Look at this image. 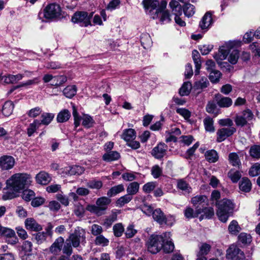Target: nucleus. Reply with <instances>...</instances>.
<instances>
[{"instance_id": "1", "label": "nucleus", "mask_w": 260, "mask_h": 260, "mask_svg": "<svg viewBox=\"0 0 260 260\" xmlns=\"http://www.w3.org/2000/svg\"><path fill=\"white\" fill-rule=\"evenodd\" d=\"M32 182V177L28 174L19 173L13 174L6 180L2 199L7 201L17 197L20 191L25 187H29Z\"/></svg>"}, {"instance_id": "2", "label": "nucleus", "mask_w": 260, "mask_h": 260, "mask_svg": "<svg viewBox=\"0 0 260 260\" xmlns=\"http://www.w3.org/2000/svg\"><path fill=\"white\" fill-rule=\"evenodd\" d=\"M85 231L81 227H77L66 239L62 249L63 253L70 256L73 253V247H78L81 243L85 242Z\"/></svg>"}, {"instance_id": "3", "label": "nucleus", "mask_w": 260, "mask_h": 260, "mask_svg": "<svg viewBox=\"0 0 260 260\" xmlns=\"http://www.w3.org/2000/svg\"><path fill=\"white\" fill-rule=\"evenodd\" d=\"M237 44L235 41H229L219 48L218 53L214 55V58L218 63L226 59L229 54H230L228 58L229 61L233 64L237 63L239 57V51L234 49Z\"/></svg>"}, {"instance_id": "4", "label": "nucleus", "mask_w": 260, "mask_h": 260, "mask_svg": "<svg viewBox=\"0 0 260 260\" xmlns=\"http://www.w3.org/2000/svg\"><path fill=\"white\" fill-rule=\"evenodd\" d=\"M216 205L217 207L216 214L219 219L226 222L234 208V203L230 200L223 199L216 203Z\"/></svg>"}, {"instance_id": "5", "label": "nucleus", "mask_w": 260, "mask_h": 260, "mask_svg": "<svg viewBox=\"0 0 260 260\" xmlns=\"http://www.w3.org/2000/svg\"><path fill=\"white\" fill-rule=\"evenodd\" d=\"M61 15V9L60 6L56 3H51L47 5L43 11L38 14V17L42 21L45 19H52L60 17Z\"/></svg>"}, {"instance_id": "6", "label": "nucleus", "mask_w": 260, "mask_h": 260, "mask_svg": "<svg viewBox=\"0 0 260 260\" xmlns=\"http://www.w3.org/2000/svg\"><path fill=\"white\" fill-rule=\"evenodd\" d=\"M111 202V200L108 197H100L96 200L95 205H87L86 210L97 216H101L105 214Z\"/></svg>"}, {"instance_id": "7", "label": "nucleus", "mask_w": 260, "mask_h": 260, "mask_svg": "<svg viewBox=\"0 0 260 260\" xmlns=\"http://www.w3.org/2000/svg\"><path fill=\"white\" fill-rule=\"evenodd\" d=\"M147 250L152 254H156L162 247V236L151 235L146 242Z\"/></svg>"}, {"instance_id": "8", "label": "nucleus", "mask_w": 260, "mask_h": 260, "mask_svg": "<svg viewBox=\"0 0 260 260\" xmlns=\"http://www.w3.org/2000/svg\"><path fill=\"white\" fill-rule=\"evenodd\" d=\"M73 115L74 119V125L76 127L79 126L81 120H82V125L86 128L92 127L94 123L93 118L88 114H84L83 116L81 117L79 115L75 106H73Z\"/></svg>"}, {"instance_id": "9", "label": "nucleus", "mask_w": 260, "mask_h": 260, "mask_svg": "<svg viewBox=\"0 0 260 260\" xmlns=\"http://www.w3.org/2000/svg\"><path fill=\"white\" fill-rule=\"evenodd\" d=\"M93 13L88 15L86 12H78L74 14L72 20L74 23H78L81 26L86 27L91 25L90 19Z\"/></svg>"}, {"instance_id": "10", "label": "nucleus", "mask_w": 260, "mask_h": 260, "mask_svg": "<svg viewBox=\"0 0 260 260\" xmlns=\"http://www.w3.org/2000/svg\"><path fill=\"white\" fill-rule=\"evenodd\" d=\"M226 257L232 260H243L244 258V254L241 249L233 245L228 249Z\"/></svg>"}, {"instance_id": "11", "label": "nucleus", "mask_w": 260, "mask_h": 260, "mask_svg": "<svg viewBox=\"0 0 260 260\" xmlns=\"http://www.w3.org/2000/svg\"><path fill=\"white\" fill-rule=\"evenodd\" d=\"M253 118L252 112L248 109L244 111L241 115L236 117L235 122L237 125L243 126L246 125L248 122L251 121Z\"/></svg>"}, {"instance_id": "12", "label": "nucleus", "mask_w": 260, "mask_h": 260, "mask_svg": "<svg viewBox=\"0 0 260 260\" xmlns=\"http://www.w3.org/2000/svg\"><path fill=\"white\" fill-rule=\"evenodd\" d=\"M236 132V128L234 127L222 128L217 132V139L218 142H221L226 138L232 136Z\"/></svg>"}, {"instance_id": "13", "label": "nucleus", "mask_w": 260, "mask_h": 260, "mask_svg": "<svg viewBox=\"0 0 260 260\" xmlns=\"http://www.w3.org/2000/svg\"><path fill=\"white\" fill-rule=\"evenodd\" d=\"M15 164V159L11 156L4 155L0 157V168L3 170L12 169Z\"/></svg>"}, {"instance_id": "14", "label": "nucleus", "mask_w": 260, "mask_h": 260, "mask_svg": "<svg viewBox=\"0 0 260 260\" xmlns=\"http://www.w3.org/2000/svg\"><path fill=\"white\" fill-rule=\"evenodd\" d=\"M24 224L25 228L30 231L39 232L43 229L42 225L33 218H26Z\"/></svg>"}, {"instance_id": "15", "label": "nucleus", "mask_w": 260, "mask_h": 260, "mask_svg": "<svg viewBox=\"0 0 260 260\" xmlns=\"http://www.w3.org/2000/svg\"><path fill=\"white\" fill-rule=\"evenodd\" d=\"M170 233H165L164 234V253L172 252L175 248L174 243L170 239Z\"/></svg>"}, {"instance_id": "16", "label": "nucleus", "mask_w": 260, "mask_h": 260, "mask_svg": "<svg viewBox=\"0 0 260 260\" xmlns=\"http://www.w3.org/2000/svg\"><path fill=\"white\" fill-rule=\"evenodd\" d=\"M213 23L212 15L210 12H208L205 13L202 17L199 26L202 30L207 31Z\"/></svg>"}, {"instance_id": "17", "label": "nucleus", "mask_w": 260, "mask_h": 260, "mask_svg": "<svg viewBox=\"0 0 260 260\" xmlns=\"http://www.w3.org/2000/svg\"><path fill=\"white\" fill-rule=\"evenodd\" d=\"M0 235L7 238H12L11 241L8 242L9 243L11 244H15L18 241L15 231L11 229L2 226Z\"/></svg>"}, {"instance_id": "18", "label": "nucleus", "mask_w": 260, "mask_h": 260, "mask_svg": "<svg viewBox=\"0 0 260 260\" xmlns=\"http://www.w3.org/2000/svg\"><path fill=\"white\" fill-rule=\"evenodd\" d=\"M85 169L79 166H73L63 168L62 173L67 175H80L84 173Z\"/></svg>"}, {"instance_id": "19", "label": "nucleus", "mask_w": 260, "mask_h": 260, "mask_svg": "<svg viewBox=\"0 0 260 260\" xmlns=\"http://www.w3.org/2000/svg\"><path fill=\"white\" fill-rule=\"evenodd\" d=\"M215 100L218 106L221 108H228L233 103L232 100L229 97L223 96L220 94L215 95Z\"/></svg>"}, {"instance_id": "20", "label": "nucleus", "mask_w": 260, "mask_h": 260, "mask_svg": "<svg viewBox=\"0 0 260 260\" xmlns=\"http://www.w3.org/2000/svg\"><path fill=\"white\" fill-rule=\"evenodd\" d=\"M191 203L197 209H202L207 205V198L205 196H197L191 199Z\"/></svg>"}, {"instance_id": "21", "label": "nucleus", "mask_w": 260, "mask_h": 260, "mask_svg": "<svg viewBox=\"0 0 260 260\" xmlns=\"http://www.w3.org/2000/svg\"><path fill=\"white\" fill-rule=\"evenodd\" d=\"M64 241L61 237L56 239L50 247V252L54 254H57L61 250Z\"/></svg>"}, {"instance_id": "22", "label": "nucleus", "mask_w": 260, "mask_h": 260, "mask_svg": "<svg viewBox=\"0 0 260 260\" xmlns=\"http://www.w3.org/2000/svg\"><path fill=\"white\" fill-rule=\"evenodd\" d=\"M36 180L40 184L46 185L51 181V177L47 173L42 171L36 175Z\"/></svg>"}, {"instance_id": "23", "label": "nucleus", "mask_w": 260, "mask_h": 260, "mask_svg": "<svg viewBox=\"0 0 260 260\" xmlns=\"http://www.w3.org/2000/svg\"><path fill=\"white\" fill-rule=\"evenodd\" d=\"M136 137V132L135 129L132 128L124 129L121 136V139L126 142L135 140Z\"/></svg>"}, {"instance_id": "24", "label": "nucleus", "mask_w": 260, "mask_h": 260, "mask_svg": "<svg viewBox=\"0 0 260 260\" xmlns=\"http://www.w3.org/2000/svg\"><path fill=\"white\" fill-rule=\"evenodd\" d=\"M143 6L145 9L154 11L157 9V7L161 6L162 1L159 2L157 0H143L142 2Z\"/></svg>"}, {"instance_id": "25", "label": "nucleus", "mask_w": 260, "mask_h": 260, "mask_svg": "<svg viewBox=\"0 0 260 260\" xmlns=\"http://www.w3.org/2000/svg\"><path fill=\"white\" fill-rule=\"evenodd\" d=\"M169 6L172 9L173 14L175 16H181L182 14V8L181 5L176 1H171Z\"/></svg>"}, {"instance_id": "26", "label": "nucleus", "mask_w": 260, "mask_h": 260, "mask_svg": "<svg viewBox=\"0 0 260 260\" xmlns=\"http://www.w3.org/2000/svg\"><path fill=\"white\" fill-rule=\"evenodd\" d=\"M184 215L186 218L190 219L197 217L202 213L201 209H197L195 211L191 207H187L184 211Z\"/></svg>"}, {"instance_id": "27", "label": "nucleus", "mask_w": 260, "mask_h": 260, "mask_svg": "<svg viewBox=\"0 0 260 260\" xmlns=\"http://www.w3.org/2000/svg\"><path fill=\"white\" fill-rule=\"evenodd\" d=\"M41 125L40 121L38 119H35L30 123L27 128V135L28 137H31Z\"/></svg>"}, {"instance_id": "28", "label": "nucleus", "mask_w": 260, "mask_h": 260, "mask_svg": "<svg viewBox=\"0 0 260 260\" xmlns=\"http://www.w3.org/2000/svg\"><path fill=\"white\" fill-rule=\"evenodd\" d=\"M229 163L234 167L239 168L241 165L238 155L235 152L229 154Z\"/></svg>"}, {"instance_id": "29", "label": "nucleus", "mask_w": 260, "mask_h": 260, "mask_svg": "<svg viewBox=\"0 0 260 260\" xmlns=\"http://www.w3.org/2000/svg\"><path fill=\"white\" fill-rule=\"evenodd\" d=\"M120 157L119 153L115 151H112L104 154L103 159L106 161H112L118 159Z\"/></svg>"}, {"instance_id": "30", "label": "nucleus", "mask_w": 260, "mask_h": 260, "mask_svg": "<svg viewBox=\"0 0 260 260\" xmlns=\"http://www.w3.org/2000/svg\"><path fill=\"white\" fill-rule=\"evenodd\" d=\"M124 188L122 184H119L111 187L107 193L109 198L114 197L124 191Z\"/></svg>"}, {"instance_id": "31", "label": "nucleus", "mask_w": 260, "mask_h": 260, "mask_svg": "<svg viewBox=\"0 0 260 260\" xmlns=\"http://www.w3.org/2000/svg\"><path fill=\"white\" fill-rule=\"evenodd\" d=\"M239 188L244 192H249L251 188V183L247 178H243L239 183Z\"/></svg>"}, {"instance_id": "32", "label": "nucleus", "mask_w": 260, "mask_h": 260, "mask_svg": "<svg viewBox=\"0 0 260 260\" xmlns=\"http://www.w3.org/2000/svg\"><path fill=\"white\" fill-rule=\"evenodd\" d=\"M178 188L184 192V193H189L191 191V188L189 185L184 180L179 179L177 181Z\"/></svg>"}, {"instance_id": "33", "label": "nucleus", "mask_w": 260, "mask_h": 260, "mask_svg": "<svg viewBox=\"0 0 260 260\" xmlns=\"http://www.w3.org/2000/svg\"><path fill=\"white\" fill-rule=\"evenodd\" d=\"M205 156L206 159L210 162H215L218 159V153L213 149L206 151Z\"/></svg>"}, {"instance_id": "34", "label": "nucleus", "mask_w": 260, "mask_h": 260, "mask_svg": "<svg viewBox=\"0 0 260 260\" xmlns=\"http://www.w3.org/2000/svg\"><path fill=\"white\" fill-rule=\"evenodd\" d=\"M14 105L11 101H7L3 105L2 111L5 116H10L13 112Z\"/></svg>"}, {"instance_id": "35", "label": "nucleus", "mask_w": 260, "mask_h": 260, "mask_svg": "<svg viewBox=\"0 0 260 260\" xmlns=\"http://www.w3.org/2000/svg\"><path fill=\"white\" fill-rule=\"evenodd\" d=\"M141 42L143 48L145 49L149 48L152 43L151 38L148 34H143L141 37Z\"/></svg>"}, {"instance_id": "36", "label": "nucleus", "mask_w": 260, "mask_h": 260, "mask_svg": "<svg viewBox=\"0 0 260 260\" xmlns=\"http://www.w3.org/2000/svg\"><path fill=\"white\" fill-rule=\"evenodd\" d=\"M211 246L209 244L203 243L199 246V251L197 253V256H205L210 251Z\"/></svg>"}, {"instance_id": "37", "label": "nucleus", "mask_w": 260, "mask_h": 260, "mask_svg": "<svg viewBox=\"0 0 260 260\" xmlns=\"http://www.w3.org/2000/svg\"><path fill=\"white\" fill-rule=\"evenodd\" d=\"M77 92V87L75 85H69L63 90V94L68 98H73Z\"/></svg>"}, {"instance_id": "38", "label": "nucleus", "mask_w": 260, "mask_h": 260, "mask_svg": "<svg viewBox=\"0 0 260 260\" xmlns=\"http://www.w3.org/2000/svg\"><path fill=\"white\" fill-rule=\"evenodd\" d=\"M150 15L153 19H158L159 22L162 21V7L159 6L157 9L150 10Z\"/></svg>"}, {"instance_id": "39", "label": "nucleus", "mask_w": 260, "mask_h": 260, "mask_svg": "<svg viewBox=\"0 0 260 260\" xmlns=\"http://www.w3.org/2000/svg\"><path fill=\"white\" fill-rule=\"evenodd\" d=\"M139 184L137 182L129 183L126 188L127 194L131 196L136 194L139 191Z\"/></svg>"}, {"instance_id": "40", "label": "nucleus", "mask_w": 260, "mask_h": 260, "mask_svg": "<svg viewBox=\"0 0 260 260\" xmlns=\"http://www.w3.org/2000/svg\"><path fill=\"white\" fill-rule=\"evenodd\" d=\"M67 77L64 76H55L53 77V81L50 83L51 86L58 87L66 82Z\"/></svg>"}, {"instance_id": "41", "label": "nucleus", "mask_w": 260, "mask_h": 260, "mask_svg": "<svg viewBox=\"0 0 260 260\" xmlns=\"http://www.w3.org/2000/svg\"><path fill=\"white\" fill-rule=\"evenodd\" d=\"M71 114L69 110H63L58 114L57 120L58 122H64L68 120Z\"/></svg>"}, {"instance_id": "42", "label": "nucleus", "mask_w": 260, "mask_h": 260, "mask_svg": "<svg viewBox=\"0 0 260 260\" xmlns=\"http://www.w3.org/2000/svg\"><path fill=\"white\" fill-rule=\"evenodd\" d=\"M192 86L189 82H185L183 83L179 90V94L181 96L187 95L189 94Z\"/></svg>"}, {"instance_id": "43", "label": "nucleus", "mask_w": 260, "mask_h": 260, "mask_svg": "<svg viewBox=\"0 0 260 260\" xmlns=\"http://www.w3.org/2000/svg\"><path fill=\"white\" fill-rule=\"evenodd\" d=\"M202 213L204 214L200 217V220H202L204 217L206 218H211L214 215V211L212 207H204L201 209Z\"/></svg>"}, {"instance_id": "44", "label": "nucleus", "mask_w": 260, "mask_h": 260, "mask_svg": "<svg viewBox=\"0 0 260 260\" xmlns=\"http://www.w3.org/2000/svg\"><path fill=\"white\" fill-rule=\"evenodd\" d=\"M183 12L186 16L191 17L195 13V7L190 4H186L183 7Z\"/></svg>"}, {"instance_id": "45", "label": "nucleus", "mask_w": 260, "mask_h": 260, "mask_svg": "<svg viewBox=\"0 0 260 260\" xmlns=\"http://www.w3.org/2000/svg\"><path fill=\"white\" fill-rule=\"evenodd\" d=\"M132 199L133 198L132 196L128 194H127L119 198L116 201V204L117 206L122 207L125 204L128 203L132 200Z\"/></svg>"}, {"instance_id": "46", "label": "nucleus", "mask_w": 260, "mask_h": 260, "mask_svg": "<svg viewBox=\"0 0 260 260\" xmlns=\"http://www.w3.org/2000/svg\"><path fill=\"white\" fill-rule=\"evenodd\" d=\"M42 120L40 121L41 125H48L53 120L54 115L49 113H44L41 115Z\"/></svg>"}, {"instance_id": "47", "label": "nucleus", "mask_w": 260, "mask_h": 260, "mask_svg": "<svg viewBox=\"0 0 260 260\" xmlns=\"http://www.w3.org/2000/svg\"><path fill=\"white\" fill-rule=\"evenodd\" d=\"M204 124L206 131L209 132H214L215 128L213 126V120L212 118L209 117L205 118L204 120Z\"/></svg>"}, {"instance_id": "48", "label": "nucleus", "mask_w": 260, "mask_h": 260, "mask_svg": "<svg viewBox=\"0 0 260 260\" xmlns=\"http://www.w3.org/2000/svg\"><path fill=\"white\" fill-rule=\"evenodd\" d=\"M152 155L157 159L162 157V144L160 143L152 150Z\"/></svg>"}, {"instance_id": "49", "label": "nucleus", "mask_w": 260, "mask_h": 260, "mask_svg": "<svg viewBox=\"0 0 260 260\" xmlns=\"http://www.w3.org/2000/svg\"><path fill=\"white\" fill-rule=\"evenodd\" d=\"M87 186L91 189H100L103 186V182L101 180H92L89 181L86 184Z\"/></svg>"}, {"instance_id": "50", "label": "nucleus", "mask_w": 260, "mask_h": 260, "mask_svg": "<svg viewBox=\"0 0 260 260\" xmlns=\"http://www.w3.org/2000/svg\"><path fill=\"white\" fill-rule=\"evenodd\" d=\"M35 196V192L29 189L24 190L22 194V199L26 202H29Z\"/></svg>"}, {"instance_id": "51", "label": "nucleus", "mask_w": 260, "mask_h": 260, "mask_svg": "<svg viewBox=\"0 0 260 260\" xmlns=\"http://www.w3.org/2000/svg\"><path fill=\"white\" fill-rule=\"evenodd\" d=\"M249 153L251 157L256 159L260 158V145H255L251 147Z\"/></svg>"}, {"instance_id": "52", "label": "nucleus", "mask_w": 260, "mask_h": 260, "mask_svg": "<svg viewBox=\"0 0 260 260\" xmlns=\"http://www.w3.org/2000/svg\"><path fill=\"white\" fill-rule=\"evenodd\" d=\"M228 176L230 178L233 182L236 183L237 182L241 177V174L238 171L231 170L228 173Z\"/></svg>"}, {"instance_id": "53", "label": "nucleus", "mask_w": 260, "mask_h": 260, "mask_svg": "<svg viewBox=\"0 0 260 260\" xmlns=\"http://www.w3.org/2000/svg\"><path fill=\"white\" fill-rule=\"evenodd\" d=\"M114 234L116 237H121L124 232V227L122 223H118L115 224L113 227Z\"/></svg>"}, {"instance_id": "54", "label": "nucleus", "mask_w": 260, "mask_h": 260, "mask_svg": "<svg viewBox=\"0 0 260 260\" xmlns=\"http://www.w3.org/2000/svg\"><path fill=\"white\" fill-rule=\"evenodd\" d=\"M209 84L206 78H202L200 80L194 83V87L197 89H202L207 87Z\"/></svg>"}, {"instance_id": "55", "label": "nucleus", "mask_w": 260, "mask_h": 260, "mask_svg": "<svg viewBox=\"0 0 260 260\" xmlns=\"http://www.w3.org/2000/svg\"><path fill=\"white\" fill-rule=\"evenodd\" d=\"M221 75V74L220 71L215 70L212 71L210 72L209 79L211 82L216 83L219 81Z\"/></svg>"}, {"instance_id": "56", "label": "nucleus", "mask_w": 260, "mask_h": 260, "mask_svg": "<svg viewBox=\"0 0 260 260\" xmlns=\"http://www.w3.org/2000/svg\"><path fill=\"white\" fill-rule=\"evenodd\" d=\"M153 218L159 224L161 225L162 224V213L160 209H156L152 214Z\"/></svg>"}, {"instance_id": "57", "label": "nucleus", "mask_w": 260, "mask_h": 260, "mask_svg": "<svg viewBox=\"0 0 260 260\" xmlns=\"http://www.w3.org/2000/svg\"><path fill=\"white\" fill-rule=\"evenodd\" d=\"M229 230L231 233L236 234L241 230V228L237 221L233 220L229 226Z\"/></svg>"}, {"instance_id": "58", "label": "nucleus", "mask_w": 260, "mask_h": 260, "mask_svg": "<svg viewBox=\"0 0 260 260\" xmlns=\"http://www.w3.org/2000/svg\"><path fill=\"white\" fill-rule=\"evenodd\" d=\"M238 240L240 242L243 244H248L251 242V237L249 234L242 233L239 235Z\"/></svg>"}, {"instance_id": "59", "label": "nucleus", "mask_w": 260, "mask_h": 260, "mask_svg": "<svg viewBox=\"0 0 260 260\" xmlns=\"http://www.w3.org/2000/svg\"><path fill=\"white\" fill-rule=\"evenodd\" d=\"M250 176L254 177L260 174V164L256 163L253 165L249 170Z\"/></svg>"}, {"instance_id": "60", "label": "nucleus", "mask_w": 260, "mask_h": 260, "mask_svg": "<svg viewBox=\"0 0 260 260\" xmlns=\"http://www.w3.org/2000/svg\"><path fill=\"white\" fill-rule=\"evenodd\" d=\"M109 242V240L102 235L98 236L95 240V243L96 245H101L103 246L108 245Z\"/></svg>"}, {"instance_id": "61", "label": "nucleus", "mask_w": 260, "mask_h": 260, "mask_svg": "<svg viewBox=\"0 0 260 260\" xmlns=\"http://www.w3.org/2000/svg\"><path fill=\"white\" fill-rule=\"evenodd\" d=\"M157 186L155 182H149L145 184L142 187L143 191L145 193H149Z\"/></svg>"}, {"instance_id": "62", "label": "nucleus", "mask_w": 260, "mask_h": 260, "mask_svg": "<svg viewBox=\"0 0 260 260\" xmlns=\"http://www.w3.org/2000/svg\"><path fill=\"white\" fill-rule=\"evenodd\" d=\"M41 109L39 107H37L29 110L27 113L29 117L36 118L41 114Z\"/></svg>"}, {"instance_id": "63", "label": "nucleus", "mask_w": 260, "mask_h": 260, "mask_svg": "<svg viewBox=\"0 0 260 260\" xmlns=\"http://www.w3.org/2000/svg\"><path fill=\"white\" fill-rule=\"evenodd\" d=\"M151 175L154 178H157L161 176L162 170L158 165H154L151 168Z\"/></svg>"}, {"instance_id": "64", "label": "nucleus", "mask_w": 260, "mask_h": 260, "mask_svg": "<svg viewBox=\"0 0 260 260\" xmlns=\"http://www.w3.org/2000/svg\"><path fill=\"white\" fill-rule=\"evenodd\" d=\"M121 2L120 0H111L106 7L108 10L112 11L119 7Z\"/></svg>"}]
</instances>
